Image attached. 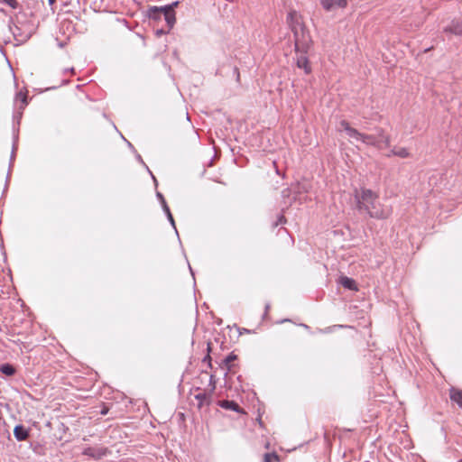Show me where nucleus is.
Returning a JSON list of instances; mask_svg holds the SVG:
<instances>
[{"instance_id":"obj_15","label":"nucleus","mask_w":462,"mask_h":462,"mask_svg":"<svg viewBox=\"0 0 462 462\" xmlns=\"http://www.w3.org/2000/svg\"><path fill=\"white\" fill-rule=\"evenodd\" d=\"M14 437L17 440H26L29 437V431L22 425L15 426L14 430Z\"/></svg>"},{"instance_id":"obj_36","label":"nucleus","mask_w":462,"mask_h":462,"mask_svg":"<svg viewBox=\"0 0 462 462\" xmlns=\"http://www.w3.org/2000/svg\"><path fill=\"white\" fill-rule=\"evenodd\" d=\"M208 352L210 351V344L209 343L208 344Z\"/></svg>"},{"instance_id":"obj_35","label":"nucleus","mask_w":462,"mask_h":462,"mask_svg":"<svg viewBox=\"0 0 462 462\" xmlns=\"http://www.w3.org/2000/svg\"><path fill=\"white\" fill-rule=\"evenodd\" d=\"M265 448H270V443H269V442H267V443L265 444Z\"/></svg>"},{"instance_id":"obj_9","label":"nucleus","mask_w":462,"mask_h":462,"mask_svg":"<svg viewBox=\"0 0 462 462\" xmlns=\"http://www.w3.org/2000/svg\"><path fill=\"white\" fill-rule=\"evenodd\" d=\"M28 105V95L27 91H19L14 98V106L16 109H18L20 114H22L23 110Z\"/></svg>"},{"instance_id":"obj_8","label":"nucleus","mask_w":462,"mask_h":462,"mask_svg":"<svg viewBox=\"0 0 462 462\" xmlns=\"http://www.w3.org/2000/svg\"><path fill=\"white\" fill-rule=\"evenodd\" d=\"M320 4L326 11H331L334 8L346 7L347 0H320Z\"/></svg>"},{"instance_id":"obj_29","label":"nucleus","mask_w":462,"mask_h":462,"mask_svg":"<svg viewBox=\"0 0 462 462\" xmlns=\"http://www.w3.org/2000/svg\"><path fill=\"white\" fill-rule=\"evenodd\" d=\"M162 208H163V210L165 213L170 211V208L168 207V205H165V207H162Z\"/></svg>"},{"instance_id":"obj_33","label":"nucleus","mask_w":462,"mask_h":462,"mask_svg":"<svg viewBox=\"0 0 462 462\" xmlns=\"http://www.w3.org/2000/svg\"><path fill=\"white\" fill-rule=\"evenodd\" d=\"M215 181L217 182H219L220 184H226L225 182L221 181V180H214Z\"/></svg>"},{"instance_id":"obj_14","label":"nucleus","mask_w":462,"mask_h":462,"mask_svg":"<svg viewBox=\"0 0 462 462\" xmlns=\"http://www.w3.org/2000/svg\"><path fill=\"white\" fill-rule=\"evenodd\" d=\"M410 152L404 147H394L386 154L387 157L397 156L403 159L410 157Z\"/></svg>"},{"instance_id":"obj_26","label":"nucleus","mask_w":462,"mask_h":462,"mask_svg":"<svg viewBox=\"0 0 462 462\" xmlns=\"http://www.w3.org/2000/svg\"><path fill=\"white\" fill-rule=\"evenodd\" d=\"M240 334H243V333H250V330L249 329H246V328H243L239 331Z\"/></svg>"},{"instance_id":"obj_19","label":"nucleus","mask_w":462,"mask_h":462,"mask_svg":"<svg viewBox=\"0 0 462 462\" xmlns=\"http://www.w3.org/2000/svg\"><path fill=\"white\" fill-rule=\"evenodd\" d=\"M0 2L7 5L12 9H16L19 6V4H18L17 0H0Z\"/></svg>"},{"instance_id":"obj_1","label":"nucleus","mask_w":462,"mask_h":462,"mask_svg":"<svg viewBox=\"0 0 462 462\" xmlns=\"http://www.w3.org/2000/svg\"><path fill=\"white\" fill-rule=\"evenodd\" d=\"M356 205L360 211L365 212L370 217L383 220L393 214V208L383 204L379 194L370 189H362L356 196Z\"/></svg>"},{"instance_id":"obj_30","label":"nucleus","mask_w":462,"mask_h":462,"mask_svg":"<svg viewBox=\"0 0 462 462\" xmlns=\"http://www.w3.org/2000/svg\"><path fill=\"white\" fill-rule=\"evenodd\" d=\"M179 5V2H174L171 5L173 6V9Z\"/></svg>"},{"instance_id":"obj_5","label":"nucleus","mask_w":462,"mask_h":462,"mask_svg":"<svg viewBox=\"0 0 462 462\" xmlns=\"http://www.w3.org/2000/svg\"><path fill=\"white\" fill-rule=\"evenodd\" d=\"M110 453V450L106 447L103 446H95V447H88L84 448L82 454L88 456L93 459L98 460L103 457H106Z\"/></svg>"},{"instance_id":"obj_4","label":"nucleus","mask_w":462,"mask_h":462,"mask_svg":"<svg viewBox=\"0 0 462 462\" xmlns=\"http://www.w3.org/2000/svg\"><path fill=\"white\" fill-rule=\"evenodd\" d=\"M310 48L311 47H309L306 50V51L295 49V51H296V66L299 69H303L305 74H307V75L310 74L311 71H312L310 60H309V58L307 56V54H308V52H309Z\"/></svg>"},{"instance_id":"obj_20","label":"nucleus","mask_w":462,"mask_h":462,"mask_svg":"<svg viewBox=\"0 0 462 462\" xmlns=\"http://www.w3.org/2000/svg\"><path fill=\"white\" fill-rule=\"evenodd\" d=\"M166 215L168 217V219L170 220V222L171 223L172 226H174V219H173V217L171 213V210L166 212Z\"/></svg>"},{"instance_id":"obj_13","label":"nucleus","mask_w":462,"mask_h":462,"mask_svg":"<svg viewBox=\"0 0 462 462\" xmlns=\"http://www.w3.org/2000/svg\"><path fill=\"white\" fill-rule=\"evenodd\" d=\"M444 32H450L455 35H462V20H454L444 29Z\"/></svg>"},{"instance_id":"obj_21","label":"nucleus","mask_w":462,"mask_h":462,"mask_svg":"<svg viewBox=\"0 0 462 462\" xmlns=\"http://www.w3.org/2000/svg\"><path fill=\"white\" fill-rule=\"evenodd\" d=\"M170 31H171V30H169V29H168L167 31L158 30V31L156 32V34H157L158 36H160V35H162V34L168 33Z\"/></svg>"},{"instance_id":"obj_28","label":"nucleus","mask_w":462,"mask_h":462,"mask_svg":"<svg viewBox=\"0 0 462 462\" xmlns=\"http://www.w3.org/2000/svg\"><path fill=\"white\" fill-rule=\"evenodd\" d=\"M57 0H48L50 5H53Z\"/></svg>"},{"instance_id":"obj_7","label":"nucleus","mask_w":462,"mask_h":462,"mask_svg":"<svg viewBox=\"0 0 462 462\" xmlns=\"http://www.w3.org/2000/svg\"><path fill=\"white\" fill-rule=\"evenodd\" d=\"M236 360L237 356L232 352L222 361L220 367L226 369L228 372L236 373Z\"/></svg>"},{"instance_id":"obj_17","label":"nucleus","mask_w":462,"mask_h":462,"mask_svg":"<svg viewBox=\"0 0 462 462\" xmlns=\"http://www.w3.org/2000/svg\"><path fill=\"white\" fill-rule=\"evenodd\" d=\"M0 371L5 374V375H8V376H12L15 374V368L10 365V364H5V365H2L1 367H0Z\"/></svg>"},{"instance_id":"obj_10","label":"nucleus","mask_w":462,"mask_h":462,"mask_svg":"<svg viewBox=\"0 0 462 462\" xmlns=\"http://www.w3.org/2000/svg\"><path fill=\"white\" fill-rule=\"evenodd\" d=\"M195 399L198 401V407L200 409L203 406H208L211 401V394L204 391H199L195 394Z\"/></svg>"},{"instance_id":"obj_31","label":"nucleus","mask_w":462,"mask_h":462,"mask_svg":"<svg viewBox=\"0 0 462 462\" xmlns=\"http://www.w3.org/2000/svg\"><path fill=\"white\" fill-rule=\"evenodd\" d=\"M157 196H158L160 201L162 202V197H163V196L161 193H157Z\"/></svg>"},{"instance_id":"obj_32","label":"nucleus","mask_w":462,"mask_h":462,"mask_svg":"<svg viewBox=\"0 0 462 462\" xmlns=\"http://www.w3.org/2000/svg\"><path fill=\"white\" fill-rule=\"evenodd\" d=\"M269 308H270V306L267 304V305L265 306V313H267V312H268Z\"/></svg>"},{"instance_id":"obj_3","label":"nucleus","mask_w":462,"mask_h":462,"mask_svg":"<svg viewBox=\"0 0 462 462\" xmlns=\"http://www.w3.org/2000/svg\"><path fill=\"white\" fill-rule=\"evenodd\" d=\"M286 23L293 33L294 49L306 51L312 46V40L302 15L294 9H291L286 17Z\"/></svg>"},{"instance_id":"obj_27","label":"nucleus","mask_w":462,"mask_h":462,"mask_svg":"<svg viewBox=\"0 0 462 462\" xmlns=\"http://www.w3.org/2000/svg\"><path fill=\"white\" fill-rule=\"evenodd\" d=\"M161 204H162V207H165V205H167V202H166L164 197H162V203Z\"/></svg>"},{"instance_id":"obj_23","label":"nucleus","mask_w":462,"mask_h":462,"mask_svg":"<svg viewBox=\"0 0 462 462\" xmlns=\"http://www.w3.org/2000/svg\"><path fill=\"white\" fill-rule=\"evenodd\" d=\"M273 166H274V168H275L276 173H277L278 175H280V171H279V169H278V167H277V163H276V162H273Z\"/></svg>"},{"instance_id":"obj_22","label":"nucleus","mask_w":462,"mask_h":462,"mask_svg":"<svg viewBox=\"0 0 462 462\" xmlns=\"http://www.w3.org/2000/svg\"><path fill=\"white\" fill-rule=\"evenodd\" d=\"M348 328V327H347V326H343V325H335V326H333V327L328 328L327 329H328V331H331V330H332L333 328Z\"/></svg>"},{"instance_id":"obj_25","label":"nucleus","mask_w":462,"mask_h":462,"mask_svg":"<svg viewBox=\"0 0 462 462\" xmlns=\"http://www.w3.org/2000/svg\"><path fill=\"white\" fill-rule=\"evenodd\" d=\"M204 361H208V363L210 364L211 357H210L209 354H208L207 356H205Z\"/></svg>"},{"instance_id":"obj_6","label":"nucleus","mask_w":462,"mask_h":462,"mask_svg":"<svg viewBox=\"0 0 462 462\" xmlns=\"http://www.w3.org/2000/svg\"><path fill=\"white\" fill-rule=\"evenodd\" d=\"M154 12L163 15L167 26L169 27V30H171L176 22L175 11L173 10V6L166 5L164 7L160 8L156 7Z\"/></svg>"},{"instance_id":"obj_11","label":"nucleus","mask_w":462,"mask_h":462,"mask_svg":"<svg viewBox=\"0 0 462 462\" xmlns=\"http://www.w3.org/2000/svg\"><path fill=\"white\" fill-rule=\"evenodd\" d=\"M217 405L226 410L235 411L238 413H244V411L240 406L234 401L222 400L217 402Z\"/></svg>"},{"instance_id":"obj_18","label":"nucleus","mask_w":462,"mask_h":462,"mask_svg":"<svg viewBox=\"0 0 462 462\" xmlns=\"http://www.w3.org/2000/svg\"><path fill=\"white\" fill-rule=\"evenodd\" d=\"M263 462H280V457L275 453H266L263 455Z\"/></svg>"},{"instance_id":"obj_24","label":"nucleus","mask_w":462,"mask_h":462,"mask_svg":"<svg viewBox=\"0 0 462 462\" xmlns=\"http://www.w3.org/2000/svg\"><path fill=\"white\" fill-rule=\"evenodd\" d=\"M108 412V409L106 407H104L101 411L102 415H106Z\"/></svg>"},{"instance_id":"obj_2","label":"nucleus","mask_w":462,"mask_h":462,"mask_svg":"<svg viewBox=\"0 0 462 462\" xmlns=\"http://www.w3.org/2000/svg\"><path fill=\"white\" fill-rule=\"evenodd\" d=\"M339 125L340 130L345 131L348 137L361 141L363 143L373 146L377 150H383L391 146V137L382 128L378 129L377 134H367L352 127L346 120L340 121Z\"/></svg>"},{"instance_id":"obj_16","label":"nucleus","mask_w":462,"mask_h":462,"mask_svg":"<svg viewBox=\"0 0 462 462\" xmlns=\"http://www.w3.org/2000/svg\"><path fill=\"white\" fill-rule=\"evenodd\" d=\"M339 282L346 289H348V290H351L354 291H358L356 282L352 278H349L346 276H342V277H340Z\"/></svg>"},{"instance_id":"obj_34","label":"nucleus","mask_w":462,"mask_h":462,"mask_svg":"<svg viewBox=\"0 0 462 462\" xmlns=\"http://www.w3.org/2000/svg\"><path fill=\"white\" fill-rule=\"evenodd\" d=\"M236 71L237 72V79H239L240 74L237 69H236Z\"/></svg>"},{"instance_id":"obj_12","label":"nucleus","mask_w":462,"mask_h":462,"mask_svg":"<svg viewBox=\"0 0 462 462\" xmlns=\"http://www.w3.org/2000/svg\"><path fill=\"white\" fill-rule=\"evenodd\" d=\"M449 398L452 402L456 403L460 409H462V390L451 387L449 389Z\"/></svg>"}]
</instances>
